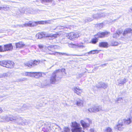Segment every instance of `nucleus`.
Here are the masks:
<instances>
[{"label": "nucleus", "instance_id": "c756f323", "mask_svg": "<svg viewBox=\"0 0 132 132\" xmlns=\"http://www.w3.org/2000/svg\"><path fill=\"white\" fill-rule=\"evenodd\" d=\"M111 45L112 46H117L119 44L118 42L115 41L111 42Z\"/></svg>", "mask_w": 132, "mask_h": 132}, {"label": "nucleus", "instance_id": "a211bd4d", "mask_svg": "<svg viewBox=\"0 0 132 132\" xmlns=\"http://www.w3.org/2000/svg\"><path fill=\"white\" fill-rule=\"evenodd\" d=\"M76 104L78 106L82 107L83 106V101L79 99H77L76 102Z\"/></svg>", "mask_w": 132, "mask_h": 132}, {"label": "nucleus", "instance_id": "c9c22d12", "mask_svg": "<svg viewBox=\"0 0 132 132\" xmlns=\"http://www.w3.org/2000/svg\"><path fill=\"white\" fill-rule=\"evenodd\" d=\"M103 27V23H101L98 24L97 25V28L100 29L102 28Z\"/></svg>", "mask_w": 132, "mask_h": 132}, {"label": "nucleus", "instance_id": "20e7f679", "mask_svg": "<svg viewBox=\"0 0 132 132\" xmlns=\"http://www.w3.org/2000/svg\"><path fill=\"white\" fill-rule=\"evenodd\" d=\"M0 65L8 68H11L14 67V63L11 61L4 60L0 61Z\"/></svg>", "mask_w": 132, "mask_h": 132}, {"label": "nucleus", "instance_id": "f03ea898", "mask_svg": "<svg viewBox=\"0 0 132 132\" xmlns=\"http://www.w3.org/2000/svg\"><path fill=\"white\" fill-rule=\"evenodd\" d=\"M58 35V34L51 35L45 32H43L37 34L36 35V37L37 39H41L43 38L48 37L49 38V39H53L57 37Z\"/></svg>", "mask_w": 132, "mask_h": 132}, {"label": "nucleus", "instance_id": "473e14b6", "mask_svg": "<svg viewBox=\"0 0 132 132\" xmlns=\"http://www.w3.org/2000/svg\"><path fill=\"white\" fill-rule=\"evenodd\" d=\"M98 41V38H95L91 40L92 43L93 44H95Z\"/></svg>", "mask_w": 132, "mask_h": 132}, {"label": "nucleus", "instance_id": "a19ab883", "mask_svg": "<svg viewBox=\"0 0 132 132\" xmlns=\"http://www.w3.org/2000/svg\"><path fill=\"white\" fill-rule=\"evenodd\" d=\"M10 8L7 6L3 7V10L5 11H7Z\"/></svg>", "mask_w": 132, "mask_h": 132}, {"label": "nucleus", "instance_id": "e433bc0d", "mask_svg": "<svg viewBox=\"0 0 132 132\" xmlns=\"http://www.w3.org/2000/svg\"><path fill=\"white\" fill-rule=\"evenodd\" d=\"M69 47L71 48H76V45L73 44H70L68 45Z\"/></svg>", "mask_w": 132, "mask_h": 132}, {"label": "nucleus", "instance_id": "49530a36", "mask_svg": "<svg viewBox=\"0 0 132 132\" xmlns=\"http://www.w3.org/2000/svg\"><path fill=\"white\" fill-rule=\"evenodd\" d=\"M55 46H54L53 45H49L48 46V48H52L54 47Z\"/></svg>", "mask_w": 132, "mask_h": 132}, {"label": "nucleus", "instance_id": "6e6552de", "mask_svg": "<svg viewBox=\"0 0 132 132\" xmlns=\"http://www.w3.org/2000/svg\"><path fill=\"white\" fill-rule=\"evenodd\" d=\"M40 61L39 60H35L34 61H30L25 64V65L29 67H31L33 66L36 65L40 63Z\"/></svg>", "mask_w": 132, "mask_h": 132}, {"label": "nucleus", "instance_id": "3c124183", "mask_svg": "<svg viewBox=\"0 0 132 132\" xmlns=\"http://www.w3.org/2000/svg\"><path fill=\"white\" fill-rule=\"evenodd\" d=\"M4 50L3 48H2L1 46H0V52H4Z\"/></svg>", "mask_w": 132, "mask_h": 132}, {"label": "nucleus", "instance_id": "37998d69", "mask_svg": "<svg viewBox=\"0 0 132 132\" xmlns=\"http://www.w3.org/2000/svg\"><path fill=\"white\" fill-rule=\"evenodd\" d=\"M118 102H120L123 101V100L121 97H119L118 98L117 100Z\"/></svg>", "mask_w": 132, "mask_h": 132}, {"label": "nucleus", "instance_id": "4c0bfd02", "mask_svg": "<svg viewBox=\"0 0 132 132\" xmlns=\"http://www.w3.org/2000/svg\"><path fill=\"white\" fill-rule=\"evenodd\" d=\"M27 79L25 78H22L19 79L18 80V81L19 82L22 81L27 80Z\"/></svg>", "mask_w": 132, "mask_h": 132}, {"label": "nucleus", "instance_id": "de8ad7c7", "mask_svg": "<svg viewBox=\"0 0 132 132\" xmlns=\"http://www.w3.org/2000/svg\"><path fill=\"white\" fill-rule=\"evenodd\" d=\"M84 75V73H82L79 74L78 75V77L79 78L81 77Z\"/></svg>", "mask_w": 132, "mask_h": 132}, {"label": "nucleus", "instance_id": "8fccbe9b", "mask_svg": "<svg viewBox=\"0 0 132 132\" xmlns=\"http://www.w3.org/2000/svg\"><path fill=\"white\" fill-rule=\"evenodd\" d=\"M90 132H95V131L94 129L92 128L90 129Z\"/></svg>", "mask_w": 132, "mask_h": 132}, {"label": "nucleus", "instance_id": "79ce46f5", "mask_svg": "<svg viewBox=\"0 0 132 132\" xmlns=\"http://www.w3.org/2000/svg\"><path fill=\"white\" fill-rule=\"evenodd\" d=\"M27 108H28L26 107V105L24 104V105H23L21 110L22 111H23V109L24 110H25L26 109H27Z\"/></svg>", "mask_w": 132, "mask_h": 132}, {"label": "nucleus", "instance_id": "9b49d317", "mask_svg": "<svg viewBox=\"0 0 132 132\" xmlns=\"http://www.w3.org/2000/svg\"><path fill=\"white\" fill-rule=\"evenodd\" d=\"M124 128L123 121L122 120H119L118 122V123L117 125L116 128L119 130L121 131L123 130Z\"/></svg>", "mask_w": 132, "mask_h": 132}, {"label": "nucleus", "instance_id": "a878e982", "mask_svg": "<svg viewBox=\"0 0 132 132\" xmlns=\"http://www.w3.org/2000/svg\"><path fill=\"white\" fill-rule=\"evenodd\" d=\"M9 72H7L4 73L3 74H0V78H6L7 77L9 76Z\"/></svg>", "mask_w": 132, "mask_h": 132}, {"label": "nucleus", "instance_id": "a18cd8bd", "mask_svg": "<svg viewBox=\"0 0 132 132\" xmlns=\"http://www.w3.org/2000/svg\"><path fill=\"white\" fill-rule=\"evenodd\" d=\"M38 46L39 48H42L43 47V46L41 44H39L38 45Z\"/></svg>", "mask_w": 132, "mask_h": 132}, {"label": "nucleus", "instance_id": "13d9d810", "mask_svg": "<svg viewBox=\"0 0 132 132\" xmlns=\"http://www.w3.org/2000/svg\"><path fill=\"white\" fill-rule=\"evenodd\" d=\"M130 10L131 11H132V6L130 8Z\"/></svg>", "mask_w": 132, "mask_h": 132}, {"label": "nucleus", "instance_id": "f3484780", "mask_svg": "<svg viewBox=\"0 0 132 132\" xmlns=\"http://www.w3.org/2000/svg\"><path fill=\"white\" fill-rule=\"evenodd\" d=\"M32 24L30 23H26L23 25H17L16 26L14 25L13 27H17L19 26V27L23 28L24 27L27 26L31 27Z\"/></svg>", "mask_w": 132, "mask_h": 132}, {"label": "nucleus", "instance_id": "c85d7f7f", "mask_svg": "<svg viewBox=\"0 0 132 132\" xmlns=\"http://www.w3.org/2000/svg\"><path fill=\"white\" fill-rule=\"evenodd\" d=\"M98 51L97 50H93L92 51L88 53V54H94L95 53H98Z\"/></svg>", "mask_w": 132, "mask_h": 132}, {"label": "nucleus", "instance_id": "b1692460", "mask_svg": "<svg viewBox=\"0 0 132 132\" xmlns=\"http://www.w3.org/2000/svg\"><path fill=\"white\" fill-rule=\"evenodd\" d=\"M33 72H26L23 73L24 76H28L29 77H32L33 76Z\"/></svg>", "mask_w": 132, "mask_h": 132}, {"label": "nucleus", "instance_id": "603ef678", "mask_svg": "<svg viewBox=\"0 0 132 132\" xmlns=\"http://www.w3.org/2000/svg\"><path fill=\"white\" fill-rule=\"evenodd\" d=\"M106 64H102L100 66V67H104V66H106Z\"/></svg>", "mask_w": 132, "mask_h": 132}, {"label": "nucleus", "instance_id": "aec40b11", "mask_svg": "<svg viewBox=\"0 0 132 132\" xmlns=\"http://www.w3.org/2000/svg\"><path fill=\"white\" fill-rule=\"evenodd\" d=\"M130 33H132V29L131 28H128L125 30L123 34V36H125L127 34Z\"/></svg>", "mask_w": 132, "mask_h": 132}, {"label": "nucleus", "instance_id": "2eb2a0df", "mask_svg": "<svg viewBox=\"0 0 132 132\" xmlns=\"http://www.w3.org/2000/svg\"><path fill=\"white\" fill-rule=\"evenodd\" d=\"M53 55H56V56H58V55L59 54L60 55L61 54L62 55H66L67 56H68L73 55V56H82L84 55H76L69 54H67L66 53H62L59 52H55L54 53H53Z\"/></svg>", "mask_w": 132, "mask_h": 132}, {"label": "nucleus", "instance_id": "052dcab7", "mask_svg": "<svg viewBox=\"0 0 132 132\" xmlns=\"http://www.w3.org/2000/svg\"><path fill=\"white\" fill-rule=\"evenodd\" d=\"M2 56L0 55V58H1L2 57Z\"/></svg>", "mask_w": 132, "mask_h": 132}, {"label": "nucleus", "instance_id": "864d4df0", "mask_svg": "<svg viewBox=\"0 0 132 132\" xmlns=\"http://www.w3.org/2000/svg\"><path fill=\"white\" fill-rule=\"evenodd\" d=\"M2 111H3V110H2V109L1 108H0V113L2 112Z\"/></svg>", "mask_w": 132, "mask_h": 132}, {"label": "nucleus", "instance_id": "4468645a", "mask_svg": "<svg viewBox=\"0 0 132 132\" xmlns=\"http://www.w3.org/2000/svg\"><path fill=\"white\" fill-rule=\"evenodd\" d=\"M4 51H11L13 48V47L11 44H10L4 45Z\"/></svg>", "mask_w": 132, "mask_h": 132}, {"label": "nucleus", "instance_id": "1a4fd4ad", "mask_svg": "<svg viewBox=\"0 0 132 132\" xmlns=\"http://www.w3.org/2000/svg\"><path fill=\"white\" fill-rule=\"evenodd\" d=\"M87 119L88 121V122L83 120H81L80 122L82 126L83 127L84 129L88 128L90 126V124L91 123V120L88 118Z\"/></svg>", "mask_w": 132, "mask_h": 132}, {"label": "nucleus", "instance_id": "58836bf2", "mask_svg": "<svg viewBox=\"0 0 132 132\" xmlns=\"http://www.w3.org/2000/svg\"><path fill=\"white\" fill-rule=\"evenodd\" d=\"M98 14H100V16H101V18L102 17H104L105 16V13H98Z\"/></svg>", "mask_w": 132, "mask_h": 132}, {"label": "nucleus", "instance_id": "6e6d98bb", "mask_svg": "<svg viewBox=\"0 0 132 132\" xmlns=\"http://www.w3.org/2000/svg\"><path fill=\"white\" fill-rule=\"evenodd\" d=\"M2 9L3 10V7H0V10H1Z\"/></svg>", "mask_w": 132, "mask_h": 132}, {"label": "nucleus", "instance_id": "ea45409f", "mask_svg": "<svg viewBox=\"0 0 132 132\" xmlns=\"http://www.w3.org/2000/svg\"><path fill=\"white\" fill-rule=\"evenodd\" d=\"M64 131L65 132H69L70 131V129L68 127H65L64 128Z\"/></svg>", "mask_w": 132, "mask_h": 132}, {"label": "nucleus", "instance_id": "72a5a7b5", "mask_svg": "<svg viewBox=\"0 0 132 132\" xmlns=\"http://www.w3.org/2000/svg\"><path fill=\"white\" fill-rule=\"evenodd\" d=\"M126 79L125 78L123 80L121 81L120 82H119L118 85L121 86L122 85H123L126 83Z\"/></svg>", "mask_w": 132, "mask_h": 132}, {"label": "nucleus", "instance_id": "f8f14e48", "mask_svg": "<svg viewBox=\"0 0 132 132\" xmlns=\"http://www.w3.org/2000/svg\"><path fill=\"white\" fill-rule=\"evenodd\" d=\"M33 76L32 77H34L37 78H38L40 77H43L44 75H45L44 73L40 72H33Z\"/></svg>", "mask_w": 132, "mask_h": 132}, {"label": "nucleus", "instance_id": "7c9ffc66", "mask_svg": "<svg viewBox=\"0 0 132 132\" xmlns=\"http://www.w3.org/2000/svg\"><path fill=\"white\" fill-rule=\"evenodd\" d=\"M83 43H80L79 44H78L77 45H76V47H78L80 48H83L85 47V46L81 45V44L82 45Z\"/></svg>", "mask_w": 132, "mask_h": 132}, {"label": "nucleus", "instance_id": "0eeeda50", "mask_svg": "<svg viewBox=\"0 0 132 132\" xmlns=\"http://www.w3.org/2000/svg\"><path fill=\"white\" fill-rule=\"evenodd\" d=\"M67 37L71 40H73L76 38H78L79 35L77 32H71L67 34Z\"/></svg>", "mask_w": 132, "mask_h": 132}, {"label": "nucleus", "instance_id": "7ed1b4c3", "mask_svg": "<svg viewBox=\"0 0 132 132\" xmlns=\"http://www.w3.org/2000/svg\"><path fill=\"white\" fill-rule=\"evenodd\" d=\"M60 70H57L54 71L50 79V83L54 84L56 81L58 80V78L60 79V75L61 74V71H60Z\"/></svg>", "mask_w": 132, "mask_h": 132}, {"label": "nucleus", "instance_id": "c03bdc74", "mask_svg": "<svg viewBox=\"0 0 132 132\" xmlns=\"http://www.w3.org/2000/svg\"><path fill=\"white\" fill-rule=\"evenodd\" d=\"M58 70H60V71H61V75H60V76H61L62 72H65V70L64 69H62L61 70L59 69Z\"/></svg>", "mask_w": 132, "mask_h": 132}, {"label": "nucleus", "instance_id": "39448f33", "mask_svg": "<svg viewBox=\"0 0 132 132\" xmlns=\"http://www.w3.org/2000/svg\"><path fill=\"white\" fill-rule=\"evenodd\" d=\"M73 127L71 129L72 132H85L83 130L80 125L75 122L73 124Z\"/></svg>", "mask_w": 132, "mask_h": 132}, {"label": "nucleus", "instance_id": "4d7b16f0", "mask_svg": "<svg viewBox=\"0 0 132 132\" xmlns=\"http://www.w3.org/2000/svg\"><path fill=\"white\" fill-rule=\"evenodd\" d=\"M6 96V95H3L2 96H1V97H5Z\"/></svg>", "mask_w": 132, "mask_h": 132}, {"label": "nucleus", "instance_id": "f257e3e1", "mask_svg": "<svg viewBox=\"0 0 132 132\" xmlns=\"http://www.w3.org/2000/svg\"><path fill=\"white\" fill-rule=\"evenodd\" d=\"M2 118L7 121H14L15 123L19 125H24L27 123V120L25 119L19 117H14L12 115L4 116L2 117Z\"/></svg>", "mask_w": 132, "mask_h": 132}, {"label": "nucleus", "instance_id": "5701e85b", "mask_svg": "<svg viewBox=\"0 0 132 132\" xmlns=\"http://www.w3.org/2000/svg\"><path fill=\"white\" fill-rule=\"evenodd\" d=\"M122 32L121 31H117L116 33L114 34L113 35V37L115 38H117L119 37L120 35L121 34Z\"/></svg>", "mask_w": 132, "mask_h": 132}, {"label": "nucleus", "instance_id": "423d86ee", "mask_svg": "<svg viewBox=\"0 0 132 132\" xmlns=\"http://www.w3.org/2000/svg\"><path fill=\"white\" fill-rule=\"evenodd\" d=\"M102 110V107L100 106L95 105L88 109V111L91 112L96 113Z\"/></svg>", "mask_w": 132, "mask_h": 132}, {"label": "nucleus", "instance_id": "4be33fe9", "mask_svg": "<svg viewBox=\"0 0 132 132\" xmlns=\"http://www.w3.org/2000/svg\"><path fill=\"white\" fill-rule=\"evenodd\" d=\"M123 121L125 124L128 125L131 123L132 120L130 118H129L123 119Z\"/></svg>", "mask_w": 132, "mask_h": 132}, {"label": "nucleus", "instance_id": "412c9836", "mask_svg": "<svg viewBox=\"0 0 132 132\" xmlns=\"http://www.w3.org/2000/svg\"><path fill=\"white\" fill-rule=\"evenodd\" d=\"M16 46L17 48H21L23 47L25 44L23 43L22 42H19V43H16Z\"/></svg>", "mask_w": 132, "mask_h": 132}, {"label": "nucleus", "instance_id": "f704fd0d", "mask_svg": "<svg viewBox=\"0 0 132 132\" xmlns=\"http://www.w3.org/2000/svg\"><path fill=\"white\" fill-rule=\"evenodd\" d=\"M93 18H90L89 17L87 19H86L85 20V21L86 22H90L91 21H92L93 20Z\"/></svg>", "mask_w": 132, "mask_h": 132}, {"label": "nucleus", "instance_id": "2f4dec72", "mask_svg": "<svg viewBox=\"0 0 132 132\" xmlns=\"http://www.w3.org/2000/svg\"><path fill=\"white\" fill-rule=\"evenodd\" d=\"M104 132H112V130L110 128L108 127L104 129Z\"/></svg>", "mask_w": 132, "mask_h": 132}, {"label": "nucleus", "instance_id": "393cba45", "mask_svg": "<svg viewBox=\"0 0 132 132\" xmlns=\"http://www.w3.org/2000/svg\"><path fill=\"white\" fill-rule=\"evenodd\" d=\"M53 1V0H42L41 2L45 5H48L49 3L52 2Z\"/></svg>", "mask_w": 132, "mask_h": 132}, {"label": "nucleus", "instance_id": "dca6fc26", "mask_svg": "<svg viewBox=\"0 0 132 132\" xmlns=\"http://www.w3.org/2000/svg\"><path fill=\"white\" fill-rule=\"evenodd\" d=\"M107 87L108 85L102 82L98 83L97 86L98 88H103L104 89L107 88Z\"/></svg>", "mask_w": 132, "mask_h": 132}, {"label": "nucleus", "instance_id": "09e8293b", "mask_svg": "<svg viewBox=\"0 0 132 132\" xmlns=\"http://www.w3.org/2000/svg\"><path fill=\"white\" fill-rule=\"evenodd\" d=\"M66 27H68V28L69 29H72V28H73V27L71 26H67Z\"/></svg>", "mask_w": 132, "mask_h": 132}, {"label": "nucleus", "instance_id": "9d476101", "mask_svg": "<svg viewBox=\"0 0 132 132\" xmlns=\"http://www.w3.org/2000/svg\"><path fill=\"white\" fill-rule=\"evenodd\" d=\"M110 34V33L108 32H98L96 35H95V38H102L105 37H108Z\"/></svg>", "mask_w": 132, "mask_h": 132}, {"label": "nucleus", "instance_id": "6ab92c4d", "mask_svg": "<svg viewBox=\"0 0 132 132\" xmlns=\"http://www.w3.org/2000/svg\"><path fill=\"white\" fill-rule=\"evenodd\" d=\"M108 45V43L106 42H101L99 43V46L100 47L107 48Z\"/></svg>", "mask_w": 132, "mask_h": 132}, {"label": "nucleus", "instance_id": "bf43d9fd", "mask_svg": "<svg viewBox=\"0 0 132 132\" xmlns=\"http://www.w3.org/2000/svg\"><path fill=\"white\" fill-rule=\"evenodd\" d=\"M49 54H50L52 55H53V53H49Z\"/></svg>", "mask_w": 132, "mask_h": 132}, {"label": "nucleus", "instance_id": "5fc2aeb1", "mask_svg": "<svg viewBox=\"0 0 132 132\" xmlns=\"http://www.w3.org/2000/svg\"><path fill=\"white\" fill-rule=\"evenodd\" d=\"M3 92V90H2L1 89H0V93H1Z\"/></svg>", "mask_w": 132, "mask_h": 132}, {"label": "nucleus", "instance_id": "ddd939ff", "mask_svg": "<svg viewBox=\"0 0 132 132\" xmlns=\"http://www.w3.org/2000/svg\"><path fill=\"white\" fill-rule=\"evenodd\" d=\"M74 93L78 95H80L82 92V89H80L79 87H75L73 89Z\"/></svg>", "mask_w": 132, "mask_h": 132}, {"label": "nucleus", "instance_id": "bb28decb", "mask_svg": "<svg viewBox=\"0 0 132 132\" xmlns=\"http://www.w3.org/2000/svg\"><path fill=\"white\" fill-rule=\"evenodd\" d=\"M56 29H59L60 30L63 29L64 30H67L68 29V27H66V26H58L57 27Z\"/></svg>", "mask_w": 132, "mask_h": 132}, {"label": "nucleus", "instance_id": "cd10ccee", "mask_svg": "<svg viewBox=\"0 0 132 132\" xmlns=\"http://www.w3.org/2000/svg\"><path fill=\"white\" fill-rule=\"evenodd\" d=\"M100 15V14H98V13L93 15H92L93 19H98L101 18V16L99 15Z\"/></svg>", "mask_w": 132, "mask_h": 132}]
</instances>
